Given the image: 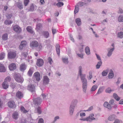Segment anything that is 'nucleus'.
<instances>
[{
    "label": "nucleus",
    "mask_w": 123,
    "mask_h": 123,
    "mask_svg": "<svg viewBox=\"0 0 123 123\" xmlns=\"http://www.w3.org/2000/svg\"><path fill=\"white\" fill-rule=\"evenodd\" d=\"M82 67L80 66L79 67V74L80 75L81 81L82 83L83 90L84 93H86L87 87V81L85 78L86 75L82 74Z\"/></svg>",
    "instance_id": "nucleus-1"
},
{
    "label": "nucleus",
    "mask_w": 123,
    "mask_h": 123,
    "mask_svg": "<svg viewBox=\"0 0 123 123\" xmlns=\"http://www.w3.org/2000/svg\"><path fill=\"white\" fill-rule=\"evenodd\" d=\"M30 46L32 48H36L38 51H40L42 48V46L41 44H39L36 41L31 42L30 43Z\"/></svg>",
    "instance_id": "nucleus-2"
},
{
    "label": "nucleus",
    "mask_w": 123,
    "mask_h": 123,
    "mask_svg": "<svg viewBox=\"0 0 123 123\" xmlns=\"http://www.w3.org/2000/svg\"><path fill=\"white\" fill-rule=\"evenodd\" d=\"M94 115L93 113L90 114L89 116L86 117H83L80 119V120L83 121H86L91 122L92 121L96 120V118L94 117Z\"/></svg>",
    "instance_id": "nucleus-3"
},
{
    "label": "nucleus",
    "mask_w": 123,
    "mask_h": 123,
    "mask_svg": "<svg viewBox=\"0 0 123 123\" xmlns=\"http://www.w3.org/2000/svg\"><path fill=\"white\" fill-rule=\"evenodd\" d=\"M14 78L15 80L17 82L22 83L24 79L21 76L19 73H15L13 74Z\"/></svg>",
    "instance_id": "nucleus-4"
},
{
    "label": "nucleus",
    "mask_w": 123,
    "mask_h": 123,
    "mask_svg": "<svg viewBox=\"0 0 123 123\" xmlns=\"http://www.w3.org/2000/svg\"><path fill=\"white\" fill-rule=\"evenodd\" d=\"M40 80V74L38 72H35L33 74L32 78V80L34 82L39 81Z\"/></svg>",
    "instance_id": "nucleus-5"
},
{
    "label": "nucleus",
    "mask_w": 123,
    "mask_h": 123,
    "mask_svg": "<svg viewBox=\"0 0 123 123\" xmlns=\"http://www.w3.org/2000/svg\"><path fill=\"white\" fill-rule=\"evenodd\" d=\"M42 80L43 84L44 85H46L49 83V79L47 76H44L43 77Z\"/></svg>",
    "instance_id": "nucleus-6"
},
{
    "label": "nucleus",
    "mask_w": 123,
    "mask_h": 123,
    "mask_svg": "<svg viewBox=\"0 0 123 123\" xmlns=\"http://www.w3.org/2000/svg\"><path fill=\"white\" fill-rule=\"evenodd\" d=\"M107 50V56L108 57H110L112 55L114 50V47H110L108 48Z\"/></svg>",
    "instance_id": "nucleus-7"
},
{
    "label": "nucleus",
    "mask_w": 123,
    "mask_h": 123,
    "mask_svg": "<svg viewBox=\"0 0 123 123\" xmlns=\"http://www.w3.org/2000/svg\"><path fill=\"white\" fill-rule=\"evenodd\" d=\"M42 100L40 98H37L33 99L34 103L36 105H38L41 104Z\"/></svg>",
    "instance_id": "nucleus-8"
},
{
    "label": "nucleus",
    "mask_w": 123,
    "mask_h": 123,
    "mask_svg": "<svg viewBox=\"0 0 123 123\" xmlns=\"http://www.w3.org/2000/svg\"><path fill=\"white\" fill-rule=\"evenodd\" d=\"M16 54L15 51H10L8 53V56L10 59L14 58L16 56Z\"/></svg>",
    "instance_id": "nucleus-9"
},
{
    "label": "nucleus",
    "mask_w": 123,
    "mask_h": 123,
    "mask_svg": "<svg viewBox=\"0 0 123 123\" xmlns=\"http://www.w3.org/2000/svg\"><path fill=\"white\" fill-rule=\"evenodd\" d=\"M44 61L41 59H37L36 64L38 67H41L43 64Z\"/></svg>",
    "instance_id": "nucleus-10"
},
{
    "label": "nucleus",
    "mask_w": 123,
    "mask_h": 123,
    "mask_svg": "<svg viewBox=\"0 0 123 123\" xmlns=\"http://www.w3.org/2000/svg\"><path fill=\"white\" fill-rule=\"evenodd\" d=\"M9 68L11 71H13L16 68V64L12 63L10 64L9 66Z\"/></svg>",
    "instance_id": "nucleus-11"
},
{
    "label": "nucleus",
    "mask_w": 123,
    "mask_h": 123,
    "mask_svg": "<svg viewBox=\"0 0 123 123\" xmlns=\"http://www.w3.org/2000/svg\"><path fill=\"white\" fill-rule=\"evenodd\" d=\"M14 31L18 33H20L21 31V29L18 25H15L13 27Z\"/></svg>",
    "instance_id": "nucleus-12"
},
{
    "label": "nucleus",
    "mask_w": 123,
    "mask_h": 123,
    "mask_svg": "<svg viewBox=\"0 0 123 123\" xmlns=\"http://www.w3.org/2000/svg\"><path fill=\"white\" fill-rule=\"evenodd\" d=\"M75 107L70 105L69 107V114L70 116H72L74 113V109Z\"/></svg>",
    "instance_id": "nucleus-13"
},
{
    "label": "nucleus",
    "mask_w": 123,
    "mask_h": 123,
    "mask_svg": "<svg viewBox=\"0 0 123 123\" xmlns=\"http://www.w3.org/2000/svg\"><path fill=\"white\" fill-rule=\"evenodd\" d=\"M8 104L9 107L11 108H14L16 106L14 102L13 101L9 102Z\"/></svg>",
    "instance_id": "nucleus-14"
},
{
    "label": "nucleus",
    "mask_w": 123,
    "mask_h": 123,
    "mask_svg": "<svg viewBox=\"0 0 123 123\" xmlns=\"http://www.w3.org/2000/svg\"><path fill=\"white\" fill-rule=\"evenodd\" d=\"M28 89L32 92H34L35 91V87L33 84H30L28 85Z\"/></svg>",
    "instance_id": "nucleus-15"
},
{
    "label": "nucleus",
    "mask_w": 123,
    "mask_h": 123,
    "mask_svg": "<svg viewBox=\"0 0 123 123\" xmlns=\"http://www.w3.org/2000/svg\"><path fill=\"white\" fill-rule=\"evenodd\" d=\"M116 117V116L115 115L112 114L108 117V119L109 121H112L115 120Z\"/></svg>",
    "instance_id": "nucleus-16"
},
{
    "label": "nucleus",
    "mask_w": 123,
    "mask_h": 123,
    "mask_svg": "<svg viewBox=\"0 0 123 123\" xmlns=\"http://www.w3.org/2000/svg\"><path fill=\"white\" fill-rule=\"evenodd\" d=\"M15 5L19 9H22L23 8V6L21 2H16L15 3Z\"/></svg>",
    "instance_id": "nucleus-17"
},
{
    "label": "nucleus",
    "mask_w": 123,
    "mask_h": 123,
    "mask_svg": "<svg viewBox=\"0 0 123 123\" xmlns=\"http://www.w3.org/2000/svg\"><path fill=\"white\" fill-rule=\"evenodd\" d=\"M78 102V101L77 99H74L72 101L70 105L76 107V106Z\"/></svg>",
    "instance_id": "nucleus-18"
},
{
    "label": "nucleus",
    "mask_w": 123,
    "mask_h": 123,
    "mask_svg": "<svg viewBox=\"0 0 123 123\" xmlns=\"http://www.w3.org/2000/svg\"><path fill=\"white\" fill-rule=\"evenodd\" d=\"M104 105L105 107L107 108L109 110L111 109V107L107 102H105L104 103Z\"/></svg>",
    "instance_id": "nucleus-19"
},
{
    "label": "nucleus",
    "mask_w": 123,
    "mask_h": 123,
    "mask_svg": "<svg viewBox=\"0 0 123 123\" xmlns=\"http://www.w3.org/2000/svg\"><path fill=\"white\" fill-rule=\"evenodd\" d=\"M110 72L108 75V78L109 79H112L114 77V74L112 70L111 69H110Z\"/></svg>",
    "instance_id": "nucleus-20"
},
{
    "label": "nucleus",
    "mask_w": 123,
    "mask_h": 123,
    "mask_svg": "<svg viewBox=\"0 0 123 123\" xmlns=\"http://www.w3.org/2000/svg\"><path fill=\"white\" fill-rule=\"evenodd\" d=\"M26 67L25 64L22 63L20 66V70L21 71H23L26 69Z\"/></svg>",
    "instance_id": "nucleus-21"
},
{
    "label": "nucleus",
    "mask_w": 123,
    "mask_h": 123,
    "mask_svg": "<svg viewBox=\"0 0 123 123\" xmlns=\"http://www.w3.org/2000/svg\"><path fill=\"white\" fill-rule=\"evenodd\" d=\"M2 85L3 88L5 89H6L9 86V85L8 83L5 81H4L2 83Z\"/></svg>",
    "instance_id": "nucleus-22"
},
{
    "label": "nucleus",
    "mask_w": 123,
    "mask_h": 123,
    "mask_svg": "<svg viewBox=\"0 0 123 123\" xmlns=\"http://www.w3.org/2000/svg\"><path fill=\"white\" fill-rule=\"evenodd\" d=\"M68 57H62V61L63 63L66 64H68Z\"/></svg>",
    "instance_id": "nucleus-23"
},
{
    "label": "nucleus",
    "mask_w": 123,
    "mask_h": 123,
    "mask_svg": "<svg viewBox=\"0 0 123 123\" xmlns=\"http://www.w3.org/2000/svg\"><path fill=\"white\" fill-rule=\"evenodd\" d=\"M56 50L57 54L58 56L60 55V46L58 44H57L56 46Z\"/></svg>",
    "instance_id": "nucleus-24"
},
{
    "label": "nucleus",
    "mask_w": 123,
    "mask_h": 123,
    "mask_svg": "<svg viewBox=\"0 0 123 123\" xmlns=\"http://www.w3.org/2000/svg\"><path fill=\"white\" fill-rule=\"evenodd\" d=\"M109 71V69H107L106 70H104L102 73V75L103 76H106Z\"/></svg>",
    "instance_id": "nucleus-25"
},
{
    "label": "nucleus",
    "mask_w": 123,
    "mask_h": 123,
    "mask_svg": "<svg viewBox=\"0 0 123 123\" xmlns=\"http://www.w3.org/2000/svg\"><path fill=\"white\" fill-rule=\"evenodd\" d=\"M43 34L44 37L46 38H48L49 36V33L47 31H43Z\"/></svg>",
    "instance_id": "nucleus-26"
},
{
    "label": "nucleus",
    "mask_w": 123,
    "mask_h": 123,
    "mask_svg": "<svg viewBox=\"0 0 123 123\" xmlns=\"http://www.w3.org/2000/svg\"><path fill=\"white\" fill-rule=\"evenodd\" d=\"M16 95L17 97L20 98H21L23 97L22 93L19 91H18L16 93Z\"/></svg>",
    "instance_id": "nucleus-27"
},
{
    "label": "nucleus",
    "mask_w": 123,
    "mask_h": 123,
    "mask_svg": "<svg viewBox=\"0 0 123 123\" xmlns=\"http://www.w3.org/2000/svg\"><path fill=\"white\" fill-rule=\"evenodd\" d=\"M5 68L2 64L0 63V72H5Z\"/></svg>",
    "instance_id": "nucleus-28"
},
{
    "label": "nucleus",
    "mask_w": 123,
    "mask_h": 123,
    "mask_svg": "<svg viewBox=\"0 0 123 123\" xmlns=\"http://www.w3.org/2000/svg\"><path fill=\"white\" fill-rule=\"evenodd\" d=\"M26 29L29 32L31 33H33V31L32 30V28L31 26H29L27 27L26 28Z\"/></svg>",
    "instance_id": "nucleus-29"
},
{
    "label": "nucleus",
    "mask_w": 123,
    "mask_h": 123,
    "mask_svg": "<svg viewBox=\"0 0 123 123\" xmlns=\"http://www.w3.org/2000/svg\"><path fill=\"white\" fill-rule=\"evenodd\" d=\"M75 21L77 25L78 26H80L81 24L80 19V18H77L75 19Z\"/></svg>",
    "instance_id": "nucleus-30"
},
{
    "label": "nucleus",
    "mask_w": 123,
    "mask_h": 123,
    "mask_svg": "<svg viewBox=\"0 0 123 123\" xmlns=\"http://www.w3.org/2000/svg\"><path fill=\"white\" fill-rule=\"evenodd\" d=\"M114 98L117 101H119L120 99V98L118 97L117 94L114 93L113 94Z\"/></svg>",
    "instance_id": "nucleus-31"
},
{
    "label": "nucleus",
    "mask_w": 123,
    "mask_h": 123,
    "mask_svg": "<svg viewBox=\"0 0 123 123\" xmlns=\"http://www.w3.org/2000/svg\"><path fill=\"white\" fill-rule=\"evenodd\" d=\"M42 26V24H38L37 25L36 29L37 31H38L41 29Z\"/></svg>",
    "instance_id": "nucleus-32"
},
{
    "label": "nucleus",
    "mask_w": 123,
    "mask_h": 123,
    "mask_svg": "<svg viewBox=\"0 0 123 123\" xmlns=\"http://www.w3.org/2000/svg\"><path fill=\"white\" fill-rule=\"evenodd\" d=\"M12 117L13 118L16 119H17L18 117V114L17 112H14L13 114Z\"/></svg>",
    "instance_id": "nucleus-33"
},
{
    "label": "nucleus",
    "mask_w": 123,
    "mask_h": 123,
    "mask_svg": "<svg viewBox=\"0 0 123 123\" xmlns=\"http://www.w3.org/2000/svg\"><path fill=\"white\" fill-rule=\"evenodd\" d=\"M85 51L86 54L88 55L90 54L89 48L88 46H86L85 49Z\"/></svg>",
    "instance_id": "nucleus-34"
},
{
    "label": "nucleus",
    "mask_w": 123,
    "mask_h": 123,
    "mask_svg": "<svg viewBox=\"0 0 123 123\" xmlns=\"http://www.w3.org/2000/svg\"><path fill=\"white\" fill-rule=\"evenodd\" d=\"M98 86L96 85H95L92 87L91 89V91L92 92H93L95 91L98 88Z\"/></svg>",
    "instance_id": "nucleus-35"
},
{
    "label": "nucleus",
    "mask_w": 123,
    "mask_h": 123,
    "mask_svg": "<svg viewBox=\"0 0 123 123\" xmlns=\"http://www.w3.org/2000/svg\"><path fill=\"white\" fill-rule=\"evenodd\" d=\"M103 91V87H101L99 88L96 94L98 95L101 93Z\"/></svg>",
    "instance_id": "nucleus-36"
},
{
    "label": "nucleus",
    "mask_w": 123,
    "mask_h": 123,
    "mask_svg": "<svg viewBox=\"0 0 123 123\" xmlns=\"http://www.w3.org/2000/svg\"><path fill=\"white\" fill-rule=\"evenodd\" d=\"M33 68H30L28 72V74L30 76H31L33 72Z\"/></svg>",
    "instance_id": "nucleus-37"
},
{
    "label": "nucleus",
    "mask_w": 123,
    "mask_h": 123,
    "mask_svg": "<svg viewBox=\"0 0 123 123\" xmlns=\"http://www.w3.org/2000/svg\"><path fill=\"white\" fill-rule=\"evenodd\" d=\"M118 21L119 22H123V15H121L118 18Z\"/></svg>",
    "instance_id": "nucleus-38"
},
{
    "label": "nucleus",
    "mask_w": 123,
    "mask_h": 123,
    "mask_svg": "<svg viewBox=\"0 0 123 123\" xmlns=\"http://www.w3.org/2000/svg\"><path fill=\"white\" fill-rule=\"evenodd\" d=\"M64 5V3L61 2H58L56 4V5L58 7H60L63 6Z\"/></svg>",
    "instance_id": "nucleus-39"
},
{
    "label": "nucleus",
    "mask_w": 123,
    "mask_h": 123,
    "mask_svg": "<svg viewBox=\"0 0 123 123\" xmlns=\"http://www.w3.org/2000/svg\"><path fill=\"white\" fill-rule=\"evenodd\" d=\"M84 4V3L80 1L77 3L76 6H78V7L79 6L81 7L83 6Z\"/></svg>",
    "instance_id": "nucleus-40"
},
{
    "label": "nucleus",
    "mask_w": 123,
    "mask_h": 123,
    "mask_svg": "<svg viewBox=\"0 0 123 123\" xmlns=\"http://www.w3.org/2000/svg\"><path fill=\"white\" fill-rule=\"evenodd\" d=\"M20 110L22 112L24 113H26L28 111L26 110L23 106L21 107Z\"/></svg>",
    "instance_id": "nucleus-41"
},
{
    "label": "nucleus",
    "mask_w": 123,
    "mask_h": 123,
    "mask_svg": "<svg viewBox=\"0 0 123 123\" xmlns=\"http://www.w3.org/2000/svg\"><path fill=\"white\" fill-rule=\"evenodd\" d=\"M117 36L118 37L120 38H123V32H120L118 33L117 34Z\"/></svg>",
    "instance_id": "nucleus-42"
},
{
    "label": "nucleus",
    "mask_w": 123,
    "mask_h": 123,
    "mask_svg": "<svg viewBox=\"0 0 123 123\" xmlns=\"http://www.w3.org/2000/svg\"><path fill=\"white\" fill-rule=\"evenodd\" d=\"M102 62L101 61H100L99 62H98L97 64L96 65V67L97 69H99L102 64Z\"/></svg>",
    "instance_id": "nucleus-43"
},
{
    "label": "nucleus",
    "mask_w": 123,
    "mask_h": 123,
    "mask_svg": "<svg viewBox=\"0 0 123 123\" xmlns=\"http://www.w3.org/2000/svg\"><path fill=\"white\" fill-rule=\"evenodd\" d=\"M5 56V54L4 53H1L0 54V59L2 60L4 59V58Z\"/></svg>",
    "instance_id": "nucleus-44"
},
{
    "label": "nucleus",
    "mask_w": 123,
    "mask_h": 123,
    "mask_svg": "<svg viewBox=\"0 0 123 123\" xmlns=\"http://www.w3.org/2000/svg\"><path fill=\"white\" fill-rule=\"evenodd\" d=\"M8 35L6 33L3 35L2 37V39L3 40H6L8 38Z\"/></svg>",
    "instance_id": "nucleus-45"
},
{
    "label": "nucleus",
    "mask_w": 123,
    "mask_h": 123,
    "mask_svg": "<svg viewBox=\"0 0 123 123\" xmlns=\"http://www.w3.org/2000/svg\"><path fill=\"white\" fill-rule=\"evenodd\" d=\"M113 123H123L122 121L118 119H116Z\"/></svg>",
    "instance_id": "nucleus-46"
},
{
    "label": "nucleus",
    "mask_w": 123,
    "mask_h": 123,
    "mask_svg": "<svg viewBox=\"0 0 123 123\" xmlns=\"http://www.w3.org/2000/svg\"><path fill=\"white\" fill-rule=\"evenodd\" d=\"M79 7L78 6H75V8L74 10V13L75 14L77 13L79 11Z\"/></svg>",
    "instance_id": "nucleus-47"
},
{
    "label": "nucleus",
    "mask_w": 123,
    "mask_h": 123,
    "mask_svg": "<svg viewBox=\"0 0 123 123\" xmlns=\"http://www.w3.org/2000/svg\"><path fill=\"white\" fill-rule=\"evenodd\" d=\"M112 90L111 88L108 87L105 90V92L107 93H110L111 92H112Z\"/></svg>",
    "instance_id": "nucleus-48"
},
{
    "label": "nucleus",
    "mask_w": 123,
    "mask_h": 123,
    "mask_svg": "<svg viewBox=\"0 0 123 123\" xmlns=\"http://www.w3.org/2000/svg\"><path fill=\"white\" fill-rule=\"evenodd\" d=\"M29 0H24V6H27L29 3Z\"/></svg>",
    "instance_id": "nucleus-49"
},
{
    "label": "nucleus",
    "mask_w": 123,
    "mask_h": 123,
    "mask_svg": "<svg viewBox=\"0 0 123 123\" xmlns=\"http://www.w3.org/2000/svg\"><path fill=\"white\" fill-rule=\"evenodd\" d=\"M12 23V21L10 20H6L5 22V24L6 25L10 24Z\"/></svg>",
    "instance_id": "nucleus-50"
},
{
    "label": "nucleus",
    "mask_w": 123,
    "mask_h": 123,
    "mask_svg": "<svg viewBox=\"0 0 123 123\" xmlns=\"http://www.w3.org/2000/svg\"><path fill=\"white\" fill-rule=\"evenodd\" d=\"M11 80V78L9 76H8L6 77L4 80V81H5L6 82H10Z\"/></svg>",
    "instance_id": "nucleus-51"
},
{
    "label": "nucleus",
    "mask_w": 123,
    "mask_h": 123,
    "mask_svg": "<svg viewBox=\"0 0 123 123\" xmlns=\"http://www.w3.org/2000/svg\"><path fill=\"white\" fill-rule=\"evenodd\" d=\"M36 109V110H37V112L39 114H40L41 113L42 111H41V109L40 107H38Z\"/></svg>",
    "instance_id": "nucleus-52"
},
{
    "label": "nucleus",
    "mask_w": 123,
    "mask_h": 123,
    "mask_svg": "<svg viewBox=\"0 0 123 123\" xmlns=\"http://www.w3.org/2000/svg\"><path fill=\"white\" fill-rule=\"evenodd\" d=\"M27 42L25 41H22L21 42V44L24 47L25 46Z\"/></svg>",
    "instance_id": "nucleus-53"
},
{
    "label": "nucleus",
    "mask_w": 123,
    "mask_h": 123,
    "mask_svg": "<svg viewBox=\"0 0 123 123\" xmlns=\"http://www.w3.org/2000/svg\"><path fill=\"white\" fill-rule=\"evenodd\" d=\"M60 118V117L58 116H56L54 118V120L53 121V122L55 123V122L58 119H59Z\"/></svg>",
    "instance_id": "nucleus-54"
},
{
    "label": "nucleus",
    "mask_w": 123,
    "mask_h": 123,
    "mask_svg": "<svg viewBox=\"0 0 123 123\" xmlns=\"http://www.w3.org/2000/svg\"><path fill=\"white\" fill-rule=\"evenodd\" d=\"M41 96L43 97V98L44 100H46L47 99V98H49L46 95H45L44 94H42L41 95Z\"/></svg>",
    "instance_id": "nucleus-55"
},
{
    "label": "nucleus",
    "mask_w": 123,
    "mask_h": 123,
    "mask_svg": "<svg viewBox=\"0 0 123 123\" xmlns=\"http://www.w3.org/2000/svg\"><path fill=\"white\" fill-rule=\"evenodd\" d=\"M76 54L77 55V56L80 57L81 58H83V55L82 53L81 54H79L77 53H76Z\"/></svg>",
    "instance_id": "nucleus-56"
},
{
    "label": "nucleus",
    "mask_w": 123,
    "mask_h": 123,
    "mask_svg": "<svg viewBox=\"0 0 123 123\" xmlns=\"http://www.w3.org/2000/svg\"><path fill=\"white\" fill-rule=\"evenodd\" d=\"M80 116L81 117L86 116V114L85 113L82 112L80 114Z\"/></svg>",
    "instance_id": "nucleus-57"
},
{
    "label": "nucleus",
    "mask_w": 123,
    "mask_h": 123,
    "mask_svg": "<svg viewBox=\"0 0 123 123\" xmlns=\"http://www.w3.org/2000/svg\"><path fill=\"white\" fill-rule=\"evenodd\" d=\"M48 62L50 64H52V59L50 57H49L48 59Z\"/></svg>",
    "instance_id": "nucleus-58"
},
{
    "label": "nucleus",
    "mask_w": 123,
    "mask_h": 123,
    "mask_svg": "<svg viewBox=\"0 0 123 123\" xmlns=\"http://www.w3.org/2000/svg\"><path fill=\"white\" fill-rule=\"evenodd\" d=\"M121 81V78H119L117 79V80L116 82V84L117 85H118L120 83Z\"/></svg>",
    "instance_id": "nucleus-59"
},
{
    "label": "nucleus",
    "mask_w": 123,
    "mask_h": 123,
    "mask_svg": "<svg viewBox=\"0 0 123 123\" xmlns=\"http://www.w3.org/2000/svg\"><path fill=\"white\" fill-rule=\"evenodd\" d=\"M93 109V107L91 106L89 107L87 110H84V111H90L92 110Z\"/></svg>",
    "instance_id": "nucleus-60"
},
{
    "label": "nucleus",
    "mask_w": 123,
    "mask_h": 123,
    "mask_svg": "<svg viewBox=\"0 0 123 123\" xmlns=\"http://www.w3.org/2000/svg\"><path fill=\"white\" fill-rule=\"evenodd\" d=\"M118 9L119 10L118 11V13H123V11L122 9V8L119 7V8Z\"/></svg>",
    "instance_id": "nucleus-61"
},
{
    "label": "nucleus",
    "mask_w": 123,
    "mask_h": 123,
    "mask_svg": "<svg viewBox=\"0 0 123 123\" xmlns=\"http://www.w3.org/2000/svg\"><path fill=\"white\" fill-rule=\"evenodd\" d=\"M38 123H44V120L43 118H40L38 121Z\"/></svg>",
    "instance_id": "nucleus-62"
},
{
    "label": "nucleus",
    "mask_w": 123,
    "mask_h": 123,
    "mask_svg": "<svg viewBox=\"0 0 123 123\" xmlns=\"http://www.w3.org/2000/svg\"><path fill=\"white\" fill-rule=\"evenodd\" d=\"M12 16V15L11 14H7L6 15V17L7 18H10Z\"/></svg>",
    "instance_id": "nucleus-63"
},
{
    "label": "nucleus",
    "mask_w": 123,
    "mask_h": 123,
    "mask_svg": "<svg viewBox=\"0 0 123 123\" xmlns=\"http://www.w3.org/2000/svg\"><path fill=\"white\" fill-rule=\"evenodd\" d=\"M95 55L97 59L99 61H101V59L100 56L97 54H95Z\"/></svg>",
    "instance_id": "nucleus-64"
}]
</instances>
